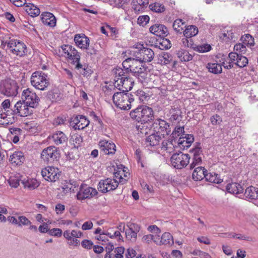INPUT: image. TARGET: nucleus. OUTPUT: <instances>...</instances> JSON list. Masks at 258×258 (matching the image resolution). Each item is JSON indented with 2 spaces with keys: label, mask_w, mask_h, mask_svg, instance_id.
Wrapping results in <instances>:
<instances>
[{
  "label": "nucleus",
  "mask_w": 258,
  "mask_h": 258,
  "mask_svg": "<svg viewBox=\"0 0 258 258\" xmlns=\"http://www.w3.org/2000/svg\"><path fill=\"white\" fill-rule=\"evenodd\" d=\"M159 244H169L173 243V239L172 236L168 232H165L162 235L161 238H158Z\"/></svg>",
  "instance_id": "ea45409f"
},
{
  "label": "nucleus",
  "mask_w": 258,
  "mask_h": 258,
  "mask_svg": "<svg viewBox=\"0 0 258 258\" xmlns=\"http://www.w3.org/2000/svg\"><path fill=\"white\" fill-rule=\"evenodd\" d=\"M240 40L242 43L247 46H252L254 45V38L248 34L242 36Z\"/></svg>",
  "instance_id": "de8ad7c7"
},
{
  "label": "nucleus",
  "mask_w": 258,
  "mask_h": 258,
  "mask_svg": "<svg viewBox=\"0 0 258 258\" xmlns=\"http://www.w3.org/2000/svg\"><path fill=\"white\" fill-rule=\"evenodd\" d=\"M82 246L86 249H91L93 248V243L91 240L84 239L81 242Z\"/></svg>",
  "instance_id": "774afa93"
},
{
  "label": "nucleus",
  "mask_w": 258,
  "mask_h": 258,
  "mask_svg": "<svg viewBox=\"0 0 258 258\" xmlns=\"http://www.w3.org/2000/svg\"><path fill=\"white\" fill-rule=\"evenodd\" d=\"M70 142L74 145L75 148H78L80 147L83 142V138L80 135L75 134L71 136Z\"/></svg>",
  "instance_id": "37998d69"
},
{
  "label": "nucleus",
  "mask_w": 258,
  "mask_h": 258,
  "mask_svg": "<svg viewBox=\"0 0 258 258\" xmlns=\"http://www.w3.org/2000/svg\"><path fill=\"white\" fill-rule=\"evenodd\" d=\"M126 226L128 228L127 229L133 232H135L137 234H138V233L140 231V227L137 224L128 222L127 223Z\"/></svg>",
  "instance_id": "6e6d98bb"
},
{
  "label": "nucleus",
  "mask_w": 258,
  "mask_h": 258,
  "mask_svg": "<svg viewBox=\"0 0 258 258\" xmlns=\"http://www.w3.org/2000/svg\"><path fill=\"white\" fill-rule=\"evenodd\" d=\"M152 127L155 133L163 138L165 135H168L171 132L169 124L161 119H156L153 123Z\"/></svg>",
  "instance_id": "ddd939ff"
},
{
  "label": "nucleus",
  "mask_w": 258,
  "mask_h": 258,
  "mask_svg": "<svg viewBox=\"0 0 258 258\" xmlns=\"http://www.w3.org/2000/svg\"><path fill=\"white\" fill-rule=\"evenodd\" d=\"M19 86L17 82L12 79L5 80L1 86V92L9 97L16 96L18 93Z\"/></svg>",
  "instance_id": "6e6552de"
},
{
  "label": "nucleus",
  "mask_w": 258,
  "mask_h": 258,
  "mask_svg": "<svg viewBox=\"0 0 258 258\" xmlns=\"http://www.w3.org/2000/svg\"><path fill=\"white\" fill-rule=\"evenodd\" d=\"M125 172V170L123 169L122 171H117L114 172V174L115 177L116 179H119L118 183H120L121 184H124L126 182L127 179L125 178H123L122 177V174L123 172Z\"/></svg>",
  "instance_id": "13d9d810"
},
{
  "label": "nucleus",
  "mask_w": 258,
  "mask_h": 258,
  "mask_svg": "<svg viewBox=\"0 0 258 258\" xmlns=\"http://www.w3.org/2000/svg\"><path fill=\"white\" fill-rule=\"evenodd\" d=\"M125 236L127 240L134 242L137 239V234L126 229L125 230Z\"/></svg>",
  "instance_id": "052dcab7"
},
{
  "label": "nucleus",
  "mask_w": 258,
  "mask_h": 258,
  "mask_svg": "<svg viewBox=\"0 0 258 258\" xmlns=\"http://www.w3.org/2000/svg\"><path fill=\"white\" fill-rule=\"evenodd\" d=\"M148 4V0H133L132 3V8L136 12L139 13L143 11Z\"/></svg>",
  "instance_id": "7c9ffc66"
},
{
  "label": "nucleus",
  "mask_w": 258,
  "mask_h": 258,
  "mask_svg": "<svg viewBox=\"0 0 258 258\" xmlns=\"http://www.w3.org/2000/svg\"><path fill=\"white\" fill-rule=\"evenodd\" d=\"M153 117V111L151 108L147 106L142 107L141 122H147Z\"/></svg>",
  "instance_id": "c85d7f7f"
},
{
  "label": "nucleus",
  "mask_w": 258,
  "mask_h": 258,
  "mask_svg": "<svg viewBox=\"0 0 258 258\" xmlns=\"http://www.w3.org/2000/svg\"><path fill=\"white\" fill-rule=\"evenodd\" d=\"M68 57L69 59L72 60V62L74 65L80 62V55L74 47L72 49Z\"/></svg>",
  "instance_id": "a18cd8bd"
},
{
  "label": "nucleus",
  "mask_w": 258,
  "mask_h": 258,
  "mask_svg": "<svg viewBox=\"0 0 258 258\" xmlns=\"http://www.w3.org/2000/svg\"><path fill=\"white\" fill-rule=\"evenodd\" d=\"M227 59L229 60L228 65L225 63L226 61L225 57L222 58L219 61L223 63V66L225 69H230L233 67L235 64L240 68L245 67L248 63L247 58L237 52H230L228 54Z\"/></svg>",
  "instance_id": "7ed1b4c3"
},
{
  "label": "nucleus",
  "mask_w": 258,
  "mask_h": 258,
  "mask_svg": "<svg viewBox=\"0 0 258 258\" xmlns=\"http://www.w3.org/2000/svg\"><path fill=\"white\" fill-rule=\"evenodd\" d=\"M6 43L10 51L14 55L22 57L27 54L26 45L20 40L11 39Z\"/></svg>",
  "instance_id": "423d86ee"
},
{
  "label": "nucleus",
  "mask_w": 258,
  "mask_h": 258,
  "mask_svg": "<svg viewBox=\"0 0 258 258\" xmlns=\"http://www.w3.org/2000/svg\"><path fill=\"white\" fill-rule=\"evenodd\" d=\"M52 139L54 143L58 145L67 142L68 138L62 132H57L52 136Z\"/></svg>",
  "instance_id": "c9c22d12"
},
{
  "label": "nucleus",
  "mask_w": 258,
  "mask_h": 258,
  "mask_svg": "<svg viewBox=\"0 0 258 258\" xmlns=\"http://www.w3.org/2000/svg\"><path fill=\"white\" fill-rule=\"evenodd\" d=\"M142 107L137 108L130 112L131 117L137 121L139 123L141 122Z\"/></svg>",
  "instance_id": "3c124183"
},
{
  "label": "nucleus",
  "mask_w": 258,
  "mask_h": 258,
  "mask_svg": "<svg viewBox=\"0 0 258 258\" xmlns=\"http://www.w3.org/2000/svg\"><path fill=\"white\" fill-rule=\"evenodd\" d=\"M123 78V79H120L121 80L118 83L119 86L117 88L122 91V92L126 93V92H128L132 89L134 82L128 76Z\"/></svg>",
  "instance_id": "aec40b11"
},
{
  "label": "nucleus",
  "mask_w": 258,
  "mask_h": 258,
  "mask_svg": "<svg viewBox=\"0 0 258 258\" xmlns=\"http://www.w3.org/2000/svg\"><path fill=\"white\" fill-rule=\"evenodd\" d=\"M206 68L208 71L213 74H218L222 72V65L219 62V60H216V62H209L207 64Z\"/></svg>",
  "instance_id": "473e14b6"
},
{
  "label": "nucleus",
  "mask_w": 258,
  "mask_h": 258,
  "mask_svg": "<svg viewBox=\"0 0 258 258\" xmlns=\"http://www.w3.org/2000/svg\"><path fill=\"white\" fill-rule=\"evenodd\" d=\"M22 182L25 188L30 190L34 189L39 186V183L35 179H29L26 181H22Z\"/></svg>",
  "instance_id": "c03bdc74"
},
{
  "label": "nucleus",
  "mask_w": 258,
  "mask_h": 258,
  "mask_svg": "<svg viewBox=\"0 0 258 258\" xmlns=\"http://www.w3.org/2000/svg\"><path fill=\"white\" fill-rule=\"evenodd\" d=\"M219 36L221 39L225 41L232 40L234 37L233 29L230 27L225 28L221 32Z\"/></svg>",
  "instance_id": "2f4dec72"
},
{
  "label": "nucleus",
  "mask_w": 258,
  "mask_h": 258,
  "mask_svg": "<svg viewBox=\"0 0 258 258\" xmlns=\"http://www.w3.org/2000/svg\"><path fill=\"white\" fill-rule=\"evenodd\" d=\"M193 48L199 52L204 53L210 51L211 49V46L209 44H204L196 46Z\"/></svg>",
  "instance_id": "864d4df0"
},
{
  "label": "nucleus",
  "mask_w": 258,
  "mask_h": 258,
  "mask_svg": "<svg viewBox=\"0 0 258 258\" xmlns=\"http://www.w3.org/2000/svg\"><path fill=\"white\" fill-rule=\"evenodd\" d=\"M133 57L142 62H150L154 56V51L150 48L143 47L140 49H135L132 51Z\"/></svg>",
  "instance_id": "9d476101"
},
{
  "label": "nucleus",
  "mask_w": 258,
  "mask_h": 258,
  "mask_svg": "<svg viewBox=\"0 0 258 258\" xmlns=\"http://www.w3.org/2000/svg\"><path fill=\"white\" fill-rule=\"evenodd\" d=\"M150 32L159 37L166 36L168 34V31L166 27L162 24H156L150 28Z\"/></svg>",
  "instance_id": "b1692460"
},
{
  "label": "nucleus",
  "mask_w": 258,
  "mask_h": 258,
  "mask_svg": "<svg viewBox=\"0 0 258 258\" xmlns=\"http://www.w3.org/2000/svg\"><path fill=\"white\" fill-rule=\"evenodd\" d=\"M112 100L117 107L123 110H129L135 98L131 93L119 92L113 94Z\"/></svg>",
  "instance_id": "f03ea898"
},
{
  "label": "nucleus",
  "mask_w": 258,
  "mask_h": 258,
  "mask_svg": "<svg viewBox=\"0 0 258 258\" xmlns=\"http://www.w3.org/2000/svg\"><path fill=\"white\" fill-rule=\"evenodd\" d=\"M59 157V150L54 146H49L43 149L41 154L42 160L46 163H51L57 161Z\"/></svg>",
  "instance_id": "0eeeda50"
},
{
  "label": "nucleus",
  "mask_w": 258,
  "mask_h": 258,
  "mask_svg": "<svg viewBox=\"0 0 258 258\" xmlns=\"http://www.w3.org/2000/svg\"><path fill=\"white\" fill-rule=\"evenodd\" d=\"M244 195L249 200H255L258 198V188L253 186L248 187L245 191Z\"/></svg>",
  "instance_id": "f704fd0d"
},
{
  "label": "nucleus",
  "mask_w": 258,
  "mask_h": 258,
  "mask_svg": "<svg viewBox=\"0 0 258 258\" xmlns=\"http://www.w3.org/2000/svg\"><path fill=\"white\" fill-rule=\"evenodd\" d=\"M74 41L76 45L81 49H87L89 45V39L85 34H76Z\"/></svg>",
  "instance_id": "5701e85b"
},
{
  "label": "nucleus",
  "mask_w": 258,
  "mask_h": 258,
  "mask_svg": "<svg viewBox=\"0 0 258 258\" xmlns=\"http://www.w3.org/2000/svg\"><path fill=\"white\" fill-rule=\"evenodd\" d=\"M41 21L45 25L50 27H53L56 25V18L52 13L49 12H44L41 14Z\"/></svg>",
  "instance_id": "393cba45"
},
{
  "label": "nucleus",
  "mask_w": 258,
  "mask_h": 258,
  "mask_svg": "<svg viewBox=\"0 0 258 258\" xmlns=\"http://www.w3.org/2000/svg\"><path fill=\"white\" fill-rule=\"evenodd\" d=\"M9 183L11 186L17 188L20 184L19 178L16 176H12L9 179Z\"/></svg>",
  "instance_id": "e2e57ef3"
},
{
  "label": "nucleus",
  "mask_w": 258,
  "mask_h": 258,
  "mask_svg": "<svg viewBox=\"0 0 258 258\" xmlns=\"http://www.w3.org/2000/svg\"><path fill=\"white\" fill-rule=\"evenodd\" d=\"M113 74L114 75V85L116 88H117L119 85L118 83H119V81H120V79H123V78L126 77L128 76V72L125 71L126 72H124V70L120 68H117L113 70Z\"/></svg>",
  "instance_id": "a878e982"
},
{
  "label": "nucleus",
  "mask_w": 258,
  "mask_h": 258,
  "mask_svg": "<svg viewBox=\"0 0 258 258\" xmlns=\"http://www.w3.org/2000/svg\"><path fill=\"white\" fill-rule=\"evenodd\" d=\"M99 145L101 151L106 155H113L116 151V146L112 142H109L106 140L99 142Z\"/></svg>",
  "instance_id": "6ab92c4d"
},
{
  "label": "nucleus",
  "mask_w": 258,
  "mask_h": 258,
  "mask_svg": "<svg viewBox=\"0 0 258 258\" xmlns=\"http://www.w3.org/2000/svg\"><path fill=\"white\" fill-rule=\"evenodd\" d=\"M198 33V28L194 25H189L186 27L183 33L184 37H192L196 36Z\"/></svg>",
  "instance_id": "58836bf2"
},
{
  "label": "nucleus",
  "mask_w": 258,
  "mask_h": 258,
  "mask_svg": "<svg viewBox=\"0 0 258 258\" xmlns=\"http://www.w3.org/2000/svg\"><path fill=\"white\" fill-rule=\"evenodd\" d=\"M177 55L181 61H189L193 58V55L191 54L184 49L179 50L177 52Z\"/></svg>",
  "instance_id": "a19ab883"
},
{
  "label": "nucleus",
  "mask_w": 258,
  "mask_h": 258,
  "mask_svg": "<svg viewBox=\"0 0 258 258\" xmlns=\"http://www.w3.org/2000/svg\"><path fill=\"white\" fill-rule=\"evenodd\" d=\"M150 18L147 15L140 16L138 19L137 23L140 26L146 25L149 21Z\"/></svg>",
  "instance_id": "680f3d73"
},
{
  "label": "nucleus",
  "mask_w": 258,
  "mask_h": 258,
  "mask_svg": "<svg viewBox=\"0 0 258 258\" xmlns=\"http://www.w3.org/2000/svg\"><path fill=\"white\" fill-rule=\"evenodd\" d=\"M174 30L179 34H182L184 32V28H186L185 22L182 19H177L175 20L172 25Z\"/></svg>",
  "instance_id": "e433bc0d"
},
{
  "label": "nucleus",
  "mask_w": 258,
  "mask_h": 258,
  "mask_svg": "<svg viewBox=\"0 0 258 258\" xmlns=\"http://www.w3.org/2000/svg\"><path fill=\"white\" fill-rule=\"evenodd\" d=\"M75 68L79 70V73L84 76H88L91 74V70L86 65H82L80 62L75 65Z\"/></svg>",
  "instance_id": "49530a36"
},
{
  "label": "nucleus",
  "mask_w": 258,
  "mask_h": 258,
  "mask_svg": "<svg viewBox=\"0 0 258 258\" xmlns=\"http://www.w3.org/2000/svg\"><path fill=\"white\" fill-rule=\"evenodd\" d=\"M41 174L46 180L55 182L59 179L60 171L57 168L53 166H47L42 169Z\"/></svg>",
  "instance_id": "2eb2a0df"
},
{
  "label": "nucleus",
  "mask_w": 258,
  "mask_h": 258,
  "mask_svg": "<svg viewBox=\"0 0 258 258\" xmlns=\"http://www.w3.org/2000/svg\"><path fill=\"white\" fill-rule=\"evenodd\" d=\"M118 185V181L116 179L106 178L101 180L98 184V190L102 192L106 193L115 189Z\"/></svg>",
  "instance_id": "4468645a"
},
{
  "label": "nucleus",
  "mask_w": 258,
  "mask_h": 258,
  "mask_svg": "<svg viewBox=\"0 0 258 258\" xmlns=\"http://www.w3.org/2000/svg\"><path fill=\"white\" fill-rule=\"evenodd\" d=\"M124 252V248L122 246L117 247L114 249V258H123V254Z\"/></svg>",
  "instance_id": "bf43d9fd"
},
{
  "label": "nucleus",
  "mask_w": 258,
  "mask_h": 258,
  "mask_svg": "<svg viewBox=\"0 0 258 258\" xmlns=\"http://www.w3.org/2000/svg\"><path fill=\"white\" fill-rule=\"evenodd\" d=\"M31 83L36 89L44 90L49 84L48 76L41 71L34 72L31 77Z\"/></svg>",
  "instance_id": "39448f33"
},
{
  "label": "nucleus",
  "mask_w": 258,
  "mask_h": 258,
  "mask_svg": "<svg viewBox=\"0 0 258 258\" xmlns=\"http://www.w3.org/2000/svg\"><path fill=\"white\" fill-rule=\"evenodd\" d=\"M122 65L125 71L132 73L140 81L143 82L147 78L146 68L143 65V62L137 58H127L122 62Z\"/></svg>",
  "instance_id": "f257e3e1"
},
{
  "label": "nucleus",
  "mask_w": 258,
  "mask_h": 258,
  "mask_svg": "<svg viewBox=\"0 0 258 258\" xmlns=\"http://www.w3.org/2000/svg\"><path fill=\"white\" fill-rule=\"evenodd\" d=\"M207 171L204 167L198 166L194 170L192 174V179L195 181H201L204 178H206Z\"/></svg>",
  "instance_id": "cd10ccee"
},
{
  "label": "nucleus",
  "mask_w": 258,
  "mask_h": 258,
  "mask_svg": "<svg viewBox=\"0 0 258 258\" xmlns=\"http://www.w3.org/2000/svg\"><path fill=\"white\" fill-rule=\"evenodd\" d=\"M90 123V121L87 118L83 115H78L72 117L71 120L70 124L75 130H83L88 126Z\"/></svg>",
  "instance_id": "f3484780"
},
{
  "label": "nucleus",
  "mask_w": 258,
  "mask_h": 258,
  "mask_svg": "<svg viewBox=\"0 0 258 258\" xmlns=\"http://www.w3.org/2000/svg\"><path fill=\"white\" fill-rule=\"evenodd\" d=\"M127 0H111L110 2V5L118 8H122L126 3Z\"/></svg>",
  "instance_id": "0e129e2a"
},
{
  "label": "nucleus",
  "mask_w": 258,
  "mask_h": 258,
  "mask_svg": "<svg viewBox=\"0 0 258 258\" xmlns=\"http://www.w3.org/2000/svg\"><path fill=\"white\" fill-rule=\"evenodd\" d=\"M152 11L156 13H162L165 10L164 6L159 3H155L150 5Z\"/></svg>",
  "instance_id": "603ef678"
},
{
  "label": "nucleus",
  "mask_w": 258,
  "mask_h": 258,
  "mask_svg": "<svg viewBox=\"0 0 258 258\" xmlns=\"http://www.w3.org/2000/svg\"><path fill=\"white\" fill-rule=\"evenodd\" d=\"M210 121L213 125H217L220 124L222 121V119L219 115L215 114L211 117Z\"/></svg>",
  "instance_id": "338daca9"
},
{
  "label": "nucleus",
  "mask_w": 258,
  "mask_h": 258,
  "mask_svg": "<svg viewBox=\"0 0 258 258\" xmlns=\"http://www.w3.org/2000/svg\"><path fill=\"white\" fill-rule=\"evenodd\" d=\"M48 233L51 236L59 237L62 235V231L59 228H52L49 230Z\"/></svg>",
  "instance_id": "69168bd1"
},
{
  "label": "nucleus",
  "mask_w": 258,
  "mask_h": 258,
  "mask_svg": "<svg viewBox=\"0 0 258 258\" xmlns=\"http://www.w3.org/2000/svg\"><path fill=\"white\" fill-rule=\"evenodd\" d=\"M152 240H153L156 243H158V240H157V238L156 236H154L152 234H148L144 235L142 238V241L144 242L149 243Z\"/></svg>",
  "instance_id": "4d7b16f0"
},
{
  "label": "nucleus",
  "mask_w": 258,
  "mask_h": 258,
  "mask_svg": "<svg viewBox=\"0 0 258 258\" xmlns=\"http://www.w3.org/2000/svg\"><path fill=\"white\" fill-rule=\"evenodd\" d=\"M190 157L188 154L181 152L175 153L171 157L172 165L177 169H181L186 167L189 162Z\"/></svg>",
  "instance_id": "1a4fd4ad"
},
{
  "label": "nucleus",
  "mask_w": 258,
  "mask_h": 258,
  "mask_svg": "<svg viewBox=\"0 0 258 258\" xmlns=\"http://www.w3.org/2000/svg\"><path fill=\"white\" fill-rule=\"evenodd\" d=\"M63 236L67 240L69 245L77 246L80 244V240L78 238L82 237L83 234L81 231L67 230L64 231Z\"/></svg>",
  "instance_id": "f8f14e48"
},
{
  "label": "nucleus",
  "mask_w": 258,
  "mask_h": 258,
  "mask_svg": "<svg viewBox=\"0 0 258 258\" xmlns=\"http://www.w3.org/2000/svg\"><path fill=\"white\" fill-rule=\"evenodd\" d=\"M246 46L243 43H238L234 46V52H237V53L244 54L246 51Z\"/></svg>",
  "instance_id": "5fc2aeb1"
},
{
  "label": "nucleus",
  "mask_w": 258,
  "mask_h": 258,
  "mask_svg": "<svg viewBox=\"0 0 258 258\" xmlns=\"http://www.w3.org/2000/svg\"><path fill=\"white\" fill-rule=\"evenodd\" d=\"M163 138V137L161 135L157 134L154 132L147 138L146 142L147 146H155L158 145Z\"/></svg>",
  "instance_id": "c756f323"
},
{
  "label": "nucleus",
  "mask_w": 258,
  "mask_h": 258,
  "mask_svg": "<svg viewBox=\"0 0 258 258\" xmlns=\"http://www.w3.org/2000/svg\"><path fill=\"white\" fill-rule=\"evenodd\" d=\"M22 99L31 108L38 106L40 99L36 93L30 88L24 89L22 94Z\"/></svg>",
  "instance_id": "9b49d317"
},
{
  "label": "nucleus",
  "mask_w": 258,
  "mask_h": 258,
  "mask_svg": "<svg viewBox=\"0 0 258 258\" xmlns=\"http://www.w3.org/2000/svg\"><path fill=\"white\" fill-rule=\"evenodd\" d=\"M0 107V124L4 125L13 123L14 120V108L11 107V102L9 99L5 100Z\"/></svg>",
  "instance_id": "20e7f679"
},
{
  "label": "nucleus",
  "mask_w": 258,
  "mask_h": 258,
  "mask_svg": "<svg viewBox=\"0 0 258 258\" xmlns=\"http://www.w3.org/2000/svg\"><path fill=\"white\" fill-rule=\"evenodd\" d=\"M25 8L27 13L32 17H36L40 13L39 9L33 4H29L25 6Z\"/></svg>",
  "instance_id": "79ce46f5"
},
{
  "label": "nucleus",
  "mask_w": 258,
  "mask_h": 258,
  "mask_svg": "<svg viewBox=\"0 0 258 258\" xmlns=\"http://www.w3.org/2000/svg\"><path fill=\"white\" fill-rule=\"evenodd\" d=\"M184 136L180 137L177 142L180 149H185L189 148L194 141L193 135L189 134L183 135Z\"/></svg>",
  "instance_id": "412c9836"
},
{
  "label": "nucleus",
  "mask_w": 258,
  "mask_h": 258,
  "mask_svg": "<svg viewBox=\"0 0 258 258\" xmlns=\"http://www.w3.org/2000/svg\"><path fill=\"white\" fill-rule=\"evenodd\" d=\"M226 189L228 192L235 195L241 193L243 190L242 186L236 182L228 184Z\"/></svg>",
  "instance_id": "72a5a7b5"
},
{
  "label": "nucleus",
  "mask_w": 258,
  "mask_h": 258,
  "mask_svg": "<svg viewBox=\"0 0 258 258\" xmlns=\"http://www.w3.org/2000/svg\"><path fill=\"white\" fill-rule=\"evenodd\" d=\"M191 153L193 154L192 161L190 164V168L193 169L196 166L202 164V150L200 148H196L192 149Z\"/></svg>",
  "instance_id": "4be33fe9"
},
{
  "label": "nucleus",
  "mask_w": 258,
  "mask_h": 258,
  "mask_svg": "<svg viewBox=\"0 0 258 258\" xmlns=\"http://www.w3.org/2000/svg\"><path fill=\"white\" fill-rule=\"evenodd\" d=\"M30 107L23 100L17 102L14 106L13 115L16 114L20 116H27L31 114Z\"/></svg>",
  "instance_id": "a211bd4d"
},
{
  "label": "nucleus",
  "mask_w": 258,
  "mask_h": 258,
  "mask_svg": "<svg viewBox=\"0 0 258 258\" xmlns=\"http://www.w3.org/2000/svg\"><path fill=\"white\" fill-rule=\"evenodd\" d=\"M172 58L168 53L163 52L159 55L158 60L161 64H167L170 62Z\"/></svg>",
  "instance_id": "8fccbe9b"
},
{
  "label": "nucleus",
  "mask_w": 258,
  "mask_h": 258,
  "mask_svg": "<svg viewBox=\"0 0 258 258\" xmlns=\"http://www.w3.org/2000/svg\"><path fill=\"white\" fill-rule=\"evenodd\" d=\"M98 194L97 190L87 185H82L80 186L79 191L77 195V198L79 200H83L86 199H90Z\"/></svg>",
  "instance_id": "dca6fc26"
},
{
  "label": "nucleus",
  "mask_w": 258,
  "mask_h": 258,
  "mask_svg": "<svg viewBox=\"0 0 258 258\" xmlns=\"http://www.w3.org/2000/svg\"><path fill=\"white\" fill-rule=\"evenodd\" d=\"M23 153L21 151H16L10 156V161L15 165H21L25 161Z\"/></svg>",
  "instance_id": "bb28decb"
},
{
  "label": "nucleus",
  "mask_w": 258,
  "mask_h": 258,
  "mask_svg": "<svg viewBox=\"0 0 258 258\" xmlns=\"http://www.w3.org/2000/svg\"><path fill=\"white\" fill-rule=\"evenodd\" d=\"M205 179L207 181L217 184L220 183L223 181V179L220 178V175L215 172H207Z\"/></svg>",
  "instance_id": "4c0bfd02"
},
{
  "label": "nucleus",
  "mask_w": 258,
  "mask_h": 258,
  "mask_svg": "<svg viewBox=\"0 0 258 258\" xmlns=\"http://www.w3.org/2000/svg\"><path fill=\"white\" fill-rule=\"evenodd\" d=\"M174 146L172 140H165L162 143L161 149L168 153H171L173 151Z\"/></svg>",
  "instance_id": "09e8293b"
}]
</instances>
